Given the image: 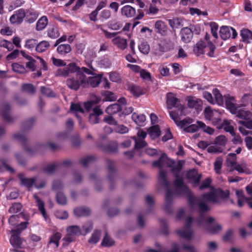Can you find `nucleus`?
I'll return each instance as SVG.
<instances>
[{
  "mask_svg": "<svg viewBox=\"0 0 252 252\" xmlns=\"http://www.w3.org/2000/svg\"><path fill=\"white\" fill-rule=\"evenodd\" d=\"M218 198L214 193L204 194L200 198H197L195 202L194 208H190L194 210L197 207L199 216L196 220L198 225L202 227L205 230L212 233H216L221 229V226L218 223H213L214 219L212 217H208L204 214L209 211L210 208L208 206L209 202L217 203Z\"/></svg>",
  "mask_w": 252,
  "mask_h": 252,
  "instance_id": "1",
  "label": "nucleus"
},
{
  "mask_svg": "<svg viewBox=\"0 0 252 252\" xmlns=\"http://www.w3.org/2000/svg\"><path fill=\"white\" fill-rule=\"evenodd\" d=\"M174 164V161L168 158L165 154L161 155L159 159L153 162V166L160 169L158 181V182L166 189L165 195V203L164 207L167 212L170 213L172 212L171 204L172 203L174 193L170 191V183L166 179V172L162 168L165 167H171Z\"/></svg>",
  "mask_w": 252,
  "mask_h": 252,
  "instance_id": "2",
  "label": "nucleus"
},
{
  "mask_svg": "<svg viewBox=\"0 0 252 252\" xmlns=\"http://www.w3.org/2000/svg\"><path fill=\"white\" fill-rule=\"evenodd\" d=\"M183 161H179L177 164L171 169L172 172L176 177L174 182L175 187V190L170 191L174 193L172 202L176 196L185 195L188 198V202L190 207L194 208L195 202L197 200V197L193 195L188 188L184 184L182 177L180 176V172L183 166Z\"/></svg>",
  "mask_w": 252,
  "mask_h": 252,
  "instance_id": "3",
  "label": "nucleus"
},
{
  "mask_svg": "<svg viewBox=\"0 0 252 252\" xmlns=\"http://www.w3.org/2000/svg\"><path fill=\"white\" fill-rule=\"evenodd\" d=\"M85 74L82 72L75 74V76L69 78L66 81L67 87L73 90L77 91L80 87L86 88L87 84L85 82Z\"/></svg>",
  "mask_w": 252,
  "mask_h": 252,
  "instance_id": "4",
  "label": "nucleus"
},
{
  "mask_svg": "<svg viewBox=\"0 0 252 252\" xmlns=\"http://www.w3.org/2000/svg\"><path fill=\"white\" fill-rule=\"evenodd\" d=\"M67 234L63 238L64 241L63 245H67L69 243L75 241L77 236L84 235L82 229L77 225H71L66 228Z\"/></svg>",
  "mask_w": 252,
  "mask_h": 252,
  "instance_id": "5",
  "label": "nucleus"
},
{
  "mask_svg": "<svg viewBox=\"0 0 252 252\" xmlns=\"http://www.w3.org/2000/svg\"><path fill=\"white\" fill-rule=\"evenodd\" d=\"M28 223L27 222H23L18 225L17 228L11 230V236L10 239L11 244L14 247L19 248L22 244V241L20 237L19 234L25 229Z\"/></svg>",
  "mask_w": 252,
  "mask_h": 252,
  "instance_id": "6",
  "label": "nucleus"
},
{
  "mask_svg": "<svg viewBox=\"0 0 252 252\" xmlns=\"http://www.w3.org/2000/svg\"><path fill=\"white\" fill-rule=\"evenodd\" d=\"M207 47L210 50L208 53V55L211 57H214L216 47L215 45L210 41L208 42L207 46L204 41H200L198 42L194 46L193 52L196 56H198L204 53V49Z\"/></svg>",
  "mask_w": 252,
  "mask_h": 252,
  "instance_id": "7",
  "label": "nucleus"
},
{
  "mask_svg": "<svg viewBox=\"0 0 252 252\" xmlns=\"http://www.w3.org/2000/svg\"><path fill=\"white\" fill-rule=\"evenodd\" d=\"M166 105L168 109L176 107L180 112L181 116L184 115L183 113L184 106L180 103V100L176 97L175 94L172 93H168L166 94Z\"/></svg>",
  "mask_w": 252,
  "mask_h": 252,
  "instance_id": "8",
  "label": "nucleus"
},
{
  "mask_svg": "<svg viewBox=\"0 0 252 252\" xmlns=\"http://www.w3.org/2000/svg\"><path fill=\"white\" fill-rule=\"evenodd\" d=\"M204 114L206 119L211 122L213 125L217 126L220 123V113L212 110L211 107H206L204 111Z\"/></svg>",
  "mask_w": 252,
  "mask_h": 252,
  "instance_id": "9",
  "label": "nucleus"
},
{
  "mask_svg": "<svg viewBox=\"0 0 252 252\" xmlns=\"http://www.w3.org/2000/svg\"><path fill=\"white\" fill-rule=\"evenodd\" d=\"M192 222V218L189 217L187 219L185 226L182 230H178L177 231L179 235L187 240H191L192 237L193 231L190 228V225Z\"/></svg>",
  "mask_w": 252,
  "mask_h": 252,
  "instance_id": "10",
  "label": "nucleus"
},
{
  "mask_svg": "<svg viewBox=\"0 0 252 252\" xmlns=\"http://www.w3.org/2000/svg\"><path fill=\"white\" fill-rule=\"evenodd\" d=\"M220 35L223 40H226L230 37L235 38L237 33L234 29L228 26H222L220 30Z\"/></svg>",
  "mask_w": 252,
  "mask_h": 252,
  "instance_id": "11",
  "label": "nucleus"
},
{
  "mask_svg": "<svg viewBox=\"0 0 252 252\" xmlns=\"http://www.w3.org/2000/svg\"><path fill=\"white\" fill-rule=\"evenodd\" d=\"M169 114L171 119L178 126L183 127L192 123V119L189 118H186L183 120H181L179 114L176 111H170Z\"/></svg>",
  "mask_w": 252,
  "mask_h": 252,
  "instance_id": "12",
  "label": "nucleus"
},
{
  "mask_svg": "<svg viewBox=\"0 0 252 252\" xmlns=\"http://www.w3.org/2000/svg\"><path fill=\"white\" fill-rule=\"evenodd\" d=\"M25 16H26V14L25 10L22 8L19 9L15 11L14 13L10 17V22L12 24H20L23 22Z\"/></svg>",
  "mask_w": 252,
  "mask_h": 252,
  "instance_id": "13",
  "label": "nucleus"
},
{
  "mask_svg": "<svg viewBox=\"0 0 252 252\" xmlns=\"http://www.w3.org/2000/svg\"><path fill=\"white\" fill-rule=\"evenodd\" d=\"M13 137L15 140L19 142L24 146V148L26 151L31 154L34 153V150L29 147L27 145V138L23 132H20L15 133L13 134Z\"/></svg>",
  "mask_w": 252,
  "mask_h": 252,
  "instance_id": "14",
  "label": "nucleus"
},
{
  "mask_svg": "<svg viewBox=\"0 0 252 252\" xmlns=\"http://www.w3.org/2000/svg\"><path fill=\"white\" fill-rule=\"evenodd\" d=\"M10 107L9 105L5 103H3L0 107V114L3 119L7 123L13 122L16 118L11 116L10 114Z\"/></svg>",
  "mask_w": 252,
  "mask_h": 252,
  "instance_id": "15",
  "label": "nucleus"
},
{
  "mask_svg": "<svg viewBox=\"0 0 252 252\" xmlns=\"http://www.w3.org/2000/svg\"><path fill=\"white\" fill-rule=\"evenodd\" d=\"M193 29L185 27L181 29L180 31V35L181 37V40L185 43H189V42L193 37Z\"/></svg>",
  "mask_w": 252,
  "mask_h": 252,
  "instance_id": "16",
  "label": "nucleus"
},
{
  "mask_svg": "<svg viewBox=\"0 0 252 252\" xmlns=\"http://www.w3.org/2000/svg\"><path fill=\"white\" fill-rule=\"evenodd\" d=\"M18 178H19L21 185L24 186L27 188L29 190L32 187L36 181L37 178L36 177L29 178L25 177L24 173H19L18 175Z\"/></svg>",
  "mask_w": 252,
  "mask_h": 252,
  "instance_id": "17",
  "label": "nucleus"
},
{
  "mask_svg": "<svg viewBox=\"0 0 252 252\" xmlns=\"http://www.w3.org/2000/svg\"><path fill=\"white\" fill-rule=\"evenodd\" d=\"M103 114L102 110L99 106H96L93 108V113L89 115V121L91 124H96L99 123V116Z\"/></svg>",
  "mask_w": 252,
  "mask_h": 252,
  "instance_id": "18",
  "label": "nucleus"
},
{
  "mask_svg": "<svg viewBox=\"0 0 252 252\" xmlns=\"http://www.w3.org/2000/svg\"><path fill=\"white\" fill-rule=\"evenodd\" d=\"M236 170L239 173H246L250 174L251 172L247 167V165L245 162H241L240 163H236L234 166L229 169L230 172H233Z\"/></svg>",
  "mask_w": 252,
  "mask_h": 252,
  "instance_id": "19",
  "label": "nucleus"
},
{
  "mask_svg": "<svg viewBox=\"0 0 252 252\" xmlns=\"http://www.w3.org/2000/svg\"><path fill=\"white\" fill-rule=\"evenodd\" d=\"M102 75L98 74L93 77H87L85 75V82H87L86 88L91 86L93 88L98 86L101 82Z\"/></svg>",
  "mask_w": 252,
  "mask_h": 252,
  "instance_id": "20",
  "label": "nucleus"
},
{
  "mask_svg": "<svg viewBox=\"0 0 252 252\" xmlns=\"http://www.w3.org/2000/svg\"><path fill=\"white\" fill-rule=\"evenodd\" d=\"M33 197L35 200V203H36V205L38 207V210L40 211L44 219L47 220L48 216L46 213L43 201L36 193L33 195Z\"/></svg>",
  "mask_w": 252,
  "mask_h": 252,
  "instance_id": "21",
  "label": "nucleus"
},
{
  "mask_svg": "<svg viewBox=\"0 0 252 252\" xmlns=\"http://www.w3.org/2000/svg\"><path fill=\"white\" fill-rule=\"evenodd\" d=\"M121 12L122 16L126 18H131L135 15L136 10L131 6L126 5L121 8Z\"/></svg>",
  "mask_w": 252,
  "mask_h": 252,
  "instance_id": "22",
  "label": "nucleus"
},
{
  "mask_svg": "<svg viewBox=\"0 0 252 252\" xmlns=\"http://www.w3.org/2000/svg\"><path fill=\"white\" fill-rule=\"evenodd\" d=\"M232 123V121L224 120L222 123H221V121L220 123L217 126L219 128L223 127L225 131L229 132L232 135H234V129L233 126L231 125Z\"/></svg>",
  "mask_w": 252,
  "mask_h": 252,
  "instance_id": "23",
  "label": "nucleus"
},
{
  "mask_svg": "<svg viewBox=\"0 0 252 252\" xmlns=\"http://www.w3.org/2000/svg\"><path fill=\"white\" fill-rule=\"evenodd\" d=\"M112 42L118 48L122 50L126 49L127 46L126 40L120 36L115 37L112 40Z\"/></svg>",
  "mask_w": 252,
  "mask_h": 252,
  "instance_id": "24",
  "label": "nucleus"
},
{
  "mask_svg": "<svg viewBox=\"0 0 252 252\" xmlns=\"http://www.w3.org/2000/svg\"><path fill=\"white\" fill-rule=\"evenodd\" d=\"M71 110L75 113V115L78 118L79 124L82 128H85V126L81 122V119L78 115V113H84V110L79 103H72L70 106Z\"/></svg>",
  "mask_w": 252,
  "mask_h": 252,
  "instance_id": "25",
  "label": "nucleus"
},
{
  "mask_svg": "<svg viewBox=\"0 0 252 252\" xmlns=\"http://www.w3.org/2000/svg\"><path fill=\"white\" fill-rule=\"evenodd\" d=\"M156 32L160 34L161 35L166 34L168 28L164 22L158 20L157 21L155 25Z\"/></svg>",
  "mask_w": 252,
  "mask_h": 252,
  "instance_id": "26",
  "label": "nucleus"
},
{
  "mask_svg": "<svg viewBox=\"0 0 252 252\" xmlns=\"http://www.w3.org/2000/svg\"><path fill=\"white\" fill-rule=\"evenodd\" d=\"M106 164L108 172V180L110 181V182H111L114 177L116 172L115 163L113 161L109 159H106Z\"/></svg>",
  "mask_w": 252,
  "mask_h": 252,
  "instance_id": "27",
  "label": "nucleus"
},
{
  "mask_svg": "<svg viewBox=\"0 0 252 252\" xmlns=\"http://www.w3.org/2000/svg\"><path fill=\"white\" fill-rule=\"evenodd\" d=\"M225 105L231 113H236L237 107L235 106V100L233 96H227L225 99Z\"/></svg>",
  "mask_w": 252,
  "mask_h": 252,
  "instance_id": "28",
  "label": "nucleus"
},
{
  "mask_svg": "<svg viewBox=\"0 0 252 252\" xmlns=\"http://www.w3.org/2000/svg\"><path fill=\"white\" fill-rule=\"evenodd\" d=\"M187 178L195 185H197L201 179V175L195 170L189 171L187 174Z\"/></svg>",
  "mask_w": 252,
  "mask_h": 252,
  "instance_id": "29",
  "label": "nucleus"
},
{
  "mask_svg": "<svg viewBox=\"0 0 252 252\" xmlns=\"http://www.w3.org/2000/svg\"><path fill=\"white\" fill-rule=\"evenodd\" d=\"M26 14L25 20L27 23L30 24L33 23L38 16V13L32 9L27 10Z\"/></svg>",
  "mask_w": 252,
  "mask_h": 252,
  "instance_id": "30",
  "label": "nucleus"
},
{
  "mask_svg": "<svg viewBox=\"0 0 252 252\" xmlns=\"http://www.w3.org/2000/svg\"><path fill=\"white\" fill-rule=\"evenodd\" d=\"M75 216L78 217H85L89 216L91 211L89 208L85 207H80L76 208L74 211Z\"/></svg>",
  "mask_w": 252,
  "mask_h": 252,
  "instance_id": "31",
  "label": "nucleus"
},
{
  "mask_svg": "<svg viewBox=\"0 0 252 252\" xmlns=\"http://www.w3.org/2000/svg\"><path fill=\"white\" fill-rule=\"evenodd\" d=\"M128 90L135 97H139L143 94V90L139 86L133 84H129Z\"/></svg>",
  "mask_w": 252,
  "mask_h": 252,
  "instance_id": "32",
  "label": "nucleus"
},
{
  "mask_svg": "<svg viewBox=\"0 0 252 252\" xmlns=\"http://www.w3.org/2000/svg\"><path fill=\"white\" fill-rule=\"evenodd\" d=\"M122 107L118 103H114L108 106L105 112L109 115H113L122 110Z\"/></svg>",
  "mask_w": 252,
  "mask_h": 252,
  "instance_id": "33",
  "label": "nucleus"
},
{
  "mask_svg": "<svg viewBox=\"0 0 252 252\" xmlns=\"http://www.w3.org/2000/svg\"><path fill=\"white\" fill-rule=\"evenodd\" d=\"M214 96V104L216 103L219 105L221 106L223 104V97L217 89H214L212 91Z\"/></svg>",
  "mask_w": 252,
  "mask_h": 252,
  "instance_id": "34",
  "label": "nucleus"
},
{
  "mask_svg": "<svg viewBox=\"0 0 252 252\" xmlns=\"http://www.w3.org/2000/svg\"><path fill=\"white\" fill-rule=\"evenodd\" d=\"M235 114L236 117L246 120L250 119L252 116V113L250 111L244 109L237 110L236 108V113Z\"/></svg>",
  "mask_w": 252,
  "mask_h": 252,
  "instance_id": "35",
  "label": "nucleus"
},
{
  "mask_svg": "<svg viewBox=\"0 0 252 252\" xmlns=\"http://www.w3.org/2000/svg\"><path fill=\"white\" fill-rule=\"evenodd\" d=\"M57 51L59 54L64 56L71 52V47L68 44H62L58 46Z\"/></svg>",
  "mask_w": 252,
  "mask_h": 252,
  "instance_id": "36",
  "label": "nucleus"
},
{
  "mask_svg": "<svg viewBox=\"0 0 252 252\" xmlns=\"http://www.w3.org/2000/svg\"><path fill=\"white\" fill-rule=\"evenodd\" d=\"M236 155L234 153H230L228 155L226 160V165L229 170L237 163Z\"/></svg>",
  "mask_w": 252,
  "mask_h": 252,
  "instance_id": "37",
  "label": "nucleus"
},
{
  "mask_svg": "<svg viewBox=\"0 0 252 252\" xmlns=\"http://www.w3.org/2000/svg\"><path fill=\"white\" fill-rule=\"evenodd\" d=\"M201 104V100L195 97H191L188 99V105L190 108L198 109Z\"/></svg>",
  "mask_w": 252,
  "mask_h": 252,
  "instance_id": "38",
  "label": "nucleus"
},
{
  "mask_svg": "<svg viewBox=\"0 0 252 252\" xmlns=\"http://www.w3.org/2000/svg\"><path fill=\"white\" fill-rule=\"evenodd\" d=\"M66 70H67L68 76L72 73L77 74L79 72H81L80 68L77 66L75 63H70L67 65L65 66Z\"/></svg>",
  "mask_w": 252,
  "mask_h": 252,
  "instance_id": "39",
  "label": "nucleus"
},
{
  "mask_svg": "<svg viewBox=\"0 0 252 252\" xmlns=\"http://www.w3.org/2000/svg\"><path fill=\"white\" fill-rule=\"evenodd\" d=\"M50 45L49 42L43 40L37 44L35 50L39 53H42L46 51L50 47Z\"/></svg>",
  "mask_w": 252,
  "mask_h": 252,
  "instance_id": "40",
  "label": "nucleus"
},
{
  "mask_svg": "<svg viewBox=\"0 0 252 252\" xmlns=\"http://www.w3.org/2000/svg\"><path fill=\"white\" fill-rule=\"evenodd\" d=\"M48 24V19L46 16L41 17L36 23V29L37 31H41L45 28Z\"/></svg>",
  "mask_w": 252,
  "mask_h": 252,
  "instance_id": "41",
  "label": "nucleus"
},
{
  "mask_svg": "<svg viewBox=\"0 0 252 252\" xmlns=\"http://www.w3.org/2000/svg\"><path fill=\"white\" fill-rule=\"evenodd\" d=\"M148 133L151 138L155 139L160 135V131L158 125L154 126L148 129Z\"/></svg>",
  "mask_w": 252,
  "mask_h": 252,
  "instance_id": "42",
  "label": "nucleus"
},
{
  "mask_svg": "<svg viewBox=\"0 0 252 252\" xmlns=\"http://www.w3.org/2000/svg\"><path fill=\"white\" fill-rule=\"evenodd\" d=\"M241 36L243 41L249 43L252 39V32L248 29H243L241 31Z\"/></svg>",
  "mask_w": 252,
  "mask_h": 252,
  "instance_id": "43",
  "label": "nucleus"
},
{
  "mask_svg": "<svg viewBox=\"0 0 252 252\" xmlns=\"http://www.w3.org/2000/svg\"><path fill=\"white\" fill-rule=\"evenodd\" d=\"M132 119L138 125L141 126L146 120V117L143 114L138 115L135 113L132 114Z\"/></svg>",
  "mask_w": 252,
  "mask_h": 252,
  "instance_id": "44",
  "label": "nucleus"
},
{
  "mask_svg": "<svg viewBox=\"0 0 252 252\" xmlns=\"http://www.w3.org/2000/svg\"><path fill=\"white\" fill-rule=\"evenodd\" d=\"M114 243V241L108 235L107 233H106L101 244L102 246L110 247L112 246Z\"/></svg>",
  "mask_w": 252,
  "mask_h": 252,
  "instance_id": "45",
  "label": "nucleus"
},
{
  "mask_svg": "<svg viewBox=\"0 0 252 252\" xmlns=\"http://www.w3.org/2000/svg\"><path fill=\"white\" fill-rule=\"evenodd\" d=\"M100 231L95 230L89 239L88 242L90 244H96L100 239Z\"/></svg>",
  "mask_w": 252,
  "mask_h": 252,
  "instance_id": "46",
  "label": "nucleus"
},
{
  "mask_svg": "<svg viewBox=\"0 0 252 252\" xmlns=\"http://www.w3.org/2000/svg\"><path fill=\"white\" fill-rule=\"evenodd\" d=\"M62 237V234L61 233L59 232H56L54 235H53L50 239V241L49 242V244H51L52 243H53L55 244L56 248H57L59 246V241L60 239Z\"/></svg>",
  "mask_w": 252,
  "mask_h": 252,
  "instance_id": "47",
  "label": "nucleus"
},
{
  "mask_svg": "<svg viewBox=\"0 0 252 252\" xmlns=\"http://www.w3.org/2000/svg\"><path fill=\"white\" fill-rule=\"evenodd\" d=\"M47 32H48V36L52 39L57 38L60 35V33H59L58 28L57 27H55L54 26L52 27L51 28H49L48 29Z\"/></svg>",
  "mask_w": 252,
  "mask_h": 252,
  "instance_id": "48",
  "label": "nucleus"
},
{
  "mask_svg": "<svg viewBox=\"0 0 252 252\" xmlns=\"http://www.w3.org/2000/svg\"><path fill=\"white\" fill-rule=\"evenodd\" d=\"M60 166L58 163H53L47 165L44 168V171L48 174H52L55 172L56 169Z\"/></svg>",
  "mask_w": 252,
  "mask_h": 252,
  "instance_id": "49",
  "label": "nucleus"
},
{
  "mask_svg": "<svg viewBox=\"0 0 252 252\" xmlns=\"http://www.w3.org/2000/svg\"><path fill=\"white\" fill-rule=\"evenodd\" d=\"M13 70L18 73H24L26 72V70L24 65H21L18 63H13L12 64Z\"/></svg>",
  "mask_w": 252,
  "mask_h": 252,
  "instance_id": "50",
  "label": "nucleus"
},
{
  "mask_svg": "<svg viewBox=\"0 0 252 252\" xmlns=\"http://www.w3.org/2000/svg\"><path fill=\"white\" fill-rule=\"evenodd\" d=\"M245 202H246L252 209V197H243L238 199V205L240 207H242Z\"/></svg>",
  "mask_w": 252,
  "mask_h": 252,
  "instance_id": "51",
  "label": "nucleus"
},
{
  "mask_svg": "<svg viewBox=\"0 0 252 252\" xmlns=\"http://www.w3.org/2000/svg\"><path fill=\"white\" fill-rule=\"evenodd\" d=\"M41 93L48 97H54L55 96V93L49 88L45 87H41L40 88Z\"/></svg>",
  "mask_w": 252,
  "mask_h": 252,
  "instance_id": "52",
  "label": "nucleus"
},
{
  "mask_svg": "<svg viewBox=\"0 0 252 252\" xmlns=\"http://www.w3.org/2000/svg\"><path fill=\"white\" fill-rule=\"evenodd\" d=\"M22 205L20 203H13L9 209V212L12 214H15L21 211Z\"/></svg>",
  "mask_w": 252,
  "mask_h": 252,
  "instance_id": "53",
  "label": "nucleus"
},
{
  "mask_svg": "<svg viewBox=\"0 0 252 252\" xmlns=\"http://www.w3.org/2000/svg\"><path fill=\"white\" fill-rule=\"evenodd\" d=\"M56 198L58 203L61 205H65L66 203V198L63 192H57Z\"/></svg>",
  "mask_w": 252,
  "mask_h": 252,
  "instance_id": "54",
  "label": "nucleus"
},
{
  "mask_svg": "<svg viewBox=\"0 0 252 252\" xmlns=\"http://www.w3.org/2000/svg\"><path fill=\"white\" fill-rule=\"evenodd\" d=\"M95 159L96 158L94 156L91 155L82 159L81 160V163L84 166L86 167L91 162L94 161Z\"/></svg>",
  "mask_w": 252,
  "mask_h": 252,
  "instance_id": "55",
  "label": "nucleus"
},
{
  "mask_svg": "<svg viewBox=\"0 0 252 252\" xmlns=\"http://www.w3.org/2000/svg\"><path fill=\"white\" fill-rule=\"evenodd\" d=\"M93 229V224L91 221H87L85 223L83 226L82 231L84 233L83 235H85L88 233L90 232Z\"/></svg>",
  "mask_w": 252,
  "mask_h": 252,
  "instance_id": "56",
  "label": "nucleus"
},
{
  "mask_svg": "<svg viewBox=\"0 0 252 252\" xmlns=\"http://www.w3.org/2000/svg\"><path fill=\"white\" fill-rule=\"evenodd\" d=\"M135 141V148L137 149H141L146 145V142L142 139H138L136 137H132Z\"/></svg>",
  "mask_w": 252,
  "mask_h": 252,
  "instance_id": "57",
  "label": "nucleus"
},
{
  "mask_svg": "<svg viewBox=\"0 0 252 252\" xmlns=\"http://www.w3.org/2000/svg\"><path fill=\"white\" fill-rule=\"evenodd\" d=\"M104 100L106 101H112L117 99L116 95L111 92L106 91L104 93Z\"/></svg>",
  "mask_w": 252,
  "mask_h": 252,
  "instance_id": "58",
  "label": "nucleus"
},
{
  "mask_svg": "<svg viewBox=\"0 0 252 252\" xmlns=\"http://www.w3.org/2000/svg\"><path fill=\"white\" fill-rule=\"evenodd\" d=\"M22 89L30 94H34L35 92V88L31 84H24L22 86Z\"/></svg>",
  "mask_w": 252,
  "mask_h": 252,
  "instance_id": "59",
  "label": "nucleus"
},
{
  "mask_svg": "<svg viewBox=\"0 0 252 252\" xmlns=\"http://www.w3.org/2000/svg\"><path fill=\"white\" fill-rule=\"evenodd\" d=\"M140 52L144 54H148L150 51V47L146 42L141 43L138 46Z\"/></svg>",
  "mask_w": 252,
  "mask_h": 252,
  "instance_id": "60",
  "label": "nucleus"
},
{
  "mask_svg": "<svg viewBox=\"0 0 252 252\" xmlns=\"http://www.w3.org/2000/svg\"><path fill=\"white\" fill-rule=\"evenodd\" d=\"M226 138L224 136L222 135L218 136L215 138V143L220 146L225 145L226 143Z\"/></svg>",
  "mask_w": 252,
  "mask_h": 252,
  "instance_id": "61",
  "label": "nucleus"
},
{
  "mask_svg": "<svg viewBox=\"0 0 252 252\" xmlns=\"http://www.w3.org/2000/svg\"><path fill=\"white\" fill-rule=\"evenodd\" d=\"M37 45V40L34 39H30L26 41L25 47L29 49H32Z\"/></svg>",
  "mask_w": 252,
  "mask_h": 252,
  "instance_id": "62",
  "label": "nucleus"
},
{
  "mask_svg": "<svg viewBox=\"0 0 252 252\" xmlns=\"http://www.w3.org/2000/svg\"><path fill=\"white\" fill-rule=\"evenodd\" d=\"M63 183L59 180H55L52 185L53 189L56 191L57 192H60V191L63 189Z\"/></svg>",
  "mask_w": 252,
  "mask_h": 252,
  "instance_id": "63",
  "label": "nucleus"
},
{
  "mask_svg": "<svg viewBox=\"0 0 252 252\" xmlns=\"http://www.w3.org/2000/svg\"><path fill=\"white\" fill-rule=\"evenodd\" d=\"M35 122V120L33 118H31L29 120L25 122L23 126V129L27 130L31 128Z\"/></svg>",
  "mask_w": 252,
  "mask_h": 252,
  "instance_id": "64",
  "label": "nucleus"
}]
</instances>
